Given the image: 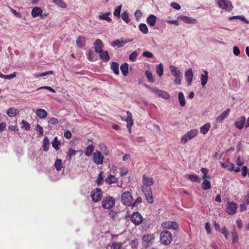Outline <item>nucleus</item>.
<instances>
[{
	"label": "nucleus",
	"instance_id": "obj_21",
	"mask_svg": "<svg viewBox=\"0 0 249 249\" xmlns=\"http://www.w3.org/2000/svg\"><path fill=\"white\" fill-rule=\"evenodd\" d=\"M170 70L172 74L175 77V78L181 77V73L176 67L174 66H170Z\"/></svg>",
	"mask_w": 249,
	"mask_h": 249
},
{
	"label": "nucleus",
	"instance_id": "obj_51",
	"mask_svg": "<svg viewBox=\"0 0 249 249\" xmlns=\"http://www.w3.org/2000/svg\"><path fill=\"white\" fill-rule=\"evenodd\" d=\"M76 153V151L75 150L72 149L71 148H70L67 153V156L69 158V160H71L72 157L74 156L75 155Z\"/></svg>",
	"mask_w": 249,
	"mask_h": 249
},
{
	"label": "nucleus",
	"instance_id": "obj_18",
	"mask_svg": "<svg viewBox=\"0 0 249 249\" xmlns=\"http://www.w3.org/2000/svg\"><path fill=\"white\" fill-rule=\"evenodd\" d=\"M178 18L182 20L184 22L188 24H195L196 23V19L188 17L186 16H180L178 17Z\"/></svg>",
	"mask_w": 249,
	"mask_h": 249
},
{
	"label": "nucleus",
	"instance_id": "obj_13",
	"mask_svg": "<svg viewBox=\"0 0 249 249\" xmlns=\"http://www.w3.org/2000/svg\"><path fill=\"white\" fill-rule=\"evenodd\" d=\"M129 42V41L124 40L123 38L120 39H116L114 40L111 43V46L113 47H117L118 48H121L124 47L125 44Z\"/></svg>",
	"mask_w": 249,
	"mask_h": 249
},
{
	"label": "nucleus",
	"instance_id": "obj_1",
	"mask_svg": "<svg viewBox=\"0 0 249 249\" xmlns=\"http://www.w3.org/2000/svg\"><path fill=\"white\" fill-rule=\"evenodd\" d=\"M160 240L162 244L169 245L173 240L172 235L168 231H163L160 234Z\"/></svg>",
	"mask_w": 249,
	"mask_h": 249
},
{
	"label": "nucleus",
	"instance_id": "obj_15",
	"mask_svg": "<svg viewBox=\"0 0 249 249\" xmlns=\"http://www.w3.org/2000/svg\"><path fill=\"white\" fill-rule=\"evenodd\" d=\"M154 240L153 235L147 234L145 235L142 237V244L145 247H147L150 243H151Z\"/></svg>",
	"mask_w": 249,
	"mask_h": 249
},
{
	"label": "nucleus",
	"instance_id": "obj_56",
	"mask_svg": "<svg viewBox=\"0 0 249 249\" xmlns=\"http://www.w3.org/2000/svg\"><path fill=\"white\" fill-rule=\"evenodd\" d=\"M142 191L144 193V194H146V193H149L152 192V189L151 187L142 186Z\"/></svg>",
	"mask_w": 249,
	"mask_h": 249
},
{
	"label": "nucleus",
	"instance_id": "obj_47",
	"mask_svg": "<svg viewBox=\"0 0 249 249\" xmlns=\"http://www.w3.org/2000/svg\"><path fill=\"white\" fill-rule=\"evenodd\" d=\"M121 18L122 19L125 21L126 23H128L130 21V19L129 18V14L127 12H124L121 14Z\"/></svg>",
	"mask_w": 249,
	"mask_h": 249
},
{
	"label": "nucleus",
	"instance_id": "obj_2",
	"mask_svg": "<svg viewBox=\"0 0 249 249\" xmlns=\"http://www.w3.org/2000/svg\"><path fill=\"white\" fill-rule=\"evenodd\" d=\"M115 203V199L111 196L104 197L102 201V207L106 209L112 208L114 206Z\"/></svg>",
	"mask_w": 249,
	"mask_h": 249
},
{
	"label": "nucleus",
	"instance_id": "obj_38",
	"mask_svg": "<svg viewBox=\"0 0 249 249\" xmlns=\"http://www.w3.org/2000/svg\"><path fill=\"white\" fill-rule=\"evenodd\" d=\"M187 178L193 182L199 183L200 179L196 175H187Z\"/></svg>",
	"mask_w": 249,
	"mask_h": 249
},
{
	"label": "nucleus",
	"instance_id": "obj_41",
	"mask_svg": "<svg viewBox=\"0 0 249 249\" xmlns=\"http://www.w3.org/2000/svg\"><path fill=\"white\" fill-rule=\"evenodd\" d=\"M139 29L144 34H146L148 33V29L146 26V25L144 23H142L139 25Z\"/></svg>",
	"mask_w": 249,
	"mask_h": 249
},
{
	"label": "nucleus",
	"instance_id": "obj_17",
	"mask_svg": "<svg viewBox=\"0 0 249 249\" xmlns=\"http://www.w3.org/2000/svg\"><path fill=\"white\" fill-rule=\"evenodd\" d=\"M77 46L79 48H83L86 43V38L84 36H79L76 40Z\"/></svg>",
	"mask_w": 249,
	"mask_h": 249
},
{
	"label": "nucleus",
	"instance_id": "obj_5",
	"mask_svg": "<svg viewBox=\"0 0 249 249\" xmlns=\"http://www.w3.org/2000/svg\"><path fill=\"white\" fill-rule=\"evenodd\" d=\"M102 195V190L97 188L91 191L90 196L93 202H97L101 199Z\"/></svg>",
	"mask_w": 249,
	"mask_h": 249
},
{
	"label": "nucleus",
	"instance_id": "obj_61",
	"mask_svg": "<svg viewBox=\"0 0 249 249\" xmlns=\"http://www.w3.org/2000/svg\"><path fill=\"white\" fill-rule=\"evenodd\" d=\"M121 8H122V5H120L115 10L114 13H113L114 16L118 17H120Z\"/></svg>",
	"mask_w": 249,
	"mask_h": 249
},
{
	"label": "nucleus",
	"instance_id": "obj_45",
	"mask_svg": "<svg viewBox=\"0 0 249 249\" xmlns=\"http://www.w3.org/2000/svg\"><path fill=\"white\" fill-rule=\"evenodd\" d=\"M110 14L109 12H107L102 15H99V18L100 19L105 20L108 22L111 21V19L108 17V15Z\"/></svg>",
	"mask_w": 249,
	"mask_h": 249
},
{
	"label": "nucleus",
	"instance_id": "obj_16",
	"mask_svg": "<svg viewBox=\"0 0 249 249\" xmlns=\"http://www.w3.org/2000/svg\"><path fill=\"white\" fill-rule=\"evenodd\" d=\"M246 123V118L244 116H242L238 119V120L236 121L235 123V126L236 128L239 129H241L243 128Z\"/></svg>",
	"mask_w": 249,
	"mask_h": 249
},
{
	"label": "nucleus",
	"instance_id": "obj_7",
	"mask_svg": "<svg viewBox=\"0 0 249 249\" xmlns=\"http://www.w3.org/2000/svg\"><path fill=\"white\" fill-rule=\"evenodd\" d=\"M150 89L153 92L157 93L159 97L164 99H168L170 97V94L167 92L160 89L156 87L153 88H150Z\"/></svg>",
	"mask_w": 249,
	"mask_h": 249
},
{
	"label": "nucleus",
	"instance_id": "obj_6",
	"mask_svg": "<svg viewBox=\"0 0 249 249\" xmlns=\"http://www.w3.org/2000/svg\"><path fill=\"white\" fill-rule=\"evenodd\" d=\"M130 220L135 225H139L143 221V217L138 212H136L131 215Z\"/></svg>",
	"mask_w": 249,
	"mask_h": 249
},
{
	"label": "nucleus",
	"instance_id": "obj_59",
	"mask_svg": "<svg viewBox=\"0 0 249 249\" xmlns=\"http://www.w3.org/2000/svg\"><path fill=\"white\" fill-rule=\"evenodd\" d=\"M221 232L224 235L225 238L228 239L229 237V231L225 227H224L222 229Z\"/></svg>",
	"mask_w": 249,
	"mask_h": 249
},
{
	"label": "nucleus",
	"instance_id": "obj_58",
	"mask_svg": "<svg viewBox=\"0 0 249 249\" xmlns=\"http://www.w3.org/2000/svg\"><path fill=\"white\" fill-rule=\"evenodd\" d=\"M120 174L121 177L126 175L128 172V170L125 167H121L119 169Z\"/></svg>",
	"mask_w": 249,
	"mask_h": 249
},
{
	"label": "nucleus",
	"instance_id": "obj_9",
	"mask_svg": "<svg viewBox=\"0 0 249 249\" xmlns=\"http://www.w3.org/2000/svg\"><path fill=\"white\" fill-rule=\"evenodd\" d=\"M104 158V156L99 151H96L93 154V161L97 165L103 164Z\"/></svg>",
	"mask_w": 249,
	"mask_h": 249
},
{
	"label": "nucleus",
	"instance_id": "obj_12",
	"mask_svg": "<svg viewBox=\"0 0 249 249\" xmlns=\"http://www.w3.org/2000/svg\"><path fill=\"white\" fill-rule=\"evenodd\" d=\"M103 47L104 44L103 41L100 39H96L94 43V48L95 53H101L102 51H103Z\"/></svg>",
	"mask_w": 249,
	"mask_h": 249
},
{
	"label": "nucleus",
	"instance_id": "obj_22",
	"mask_svg": "<svg viewBox=\"0 0 249 249\" xmlns=\"http://www.w3.org/2000/svg\"><path fill=\"white\" fill-rule=\"evenodd\" d=\"M127 117L125 120L127 125L126 126H133L134 124V121L133 119L132 114L129 111H126Z\"/></svg>",
	"mask_w": 249,
	"mask_h": 249
},
{
	"label": "nucleus",
	"instance_id": "obj_46",
	"mask_svg": "<svg viewBox=\"0 0 249 249\" xmlns=\"http://www.w3.org/2000/svg\"><path fill=\"white\" fill-rule=\"evenodd\" d=\"M231 234H232V243H235L238 240V235L236 231L235 227H234V228L231 232Z\"/></svg>",
	"mask_w": 249,
	"mask_h": 249
},
{
	"label": "nucleus",
	"instance_id": "obj_23",
	"mask_svg": "<svg viewBox=\"0 0 249 249\" xmlns=\"http://www.w3.org/2000/svg\"><path fill=\"white\" fill-rule=\"evenodd\" d=\"M42 11L40 7H34L31 11V15L33 18L36 17L37 16H38L41 15V14H42Z\"/></svg>",
	"mask_w": 249,
	"mask_h": 249
},
{
	"label": "nucleus",
	"instance_id": "obj_30",
	"mask_svg": "<svg viewBox=\"0 0 249 249\" xmlns=\"http://www.w3.org/2000/svg\"><path fill=\"white\" fill-rule=\"evenodd\" d=\"M210 127L211 125L209 123L205 124L200 127V131L203 134H205L208 132Z\"/></svg>",
	"mask_w": 249,
	"mask_h": 249
},
{
	"label": "nucleus",
	"instance_id": "obj_43",
	"mask_svg": "<svg viewBox=\"0 0 249 249\" xmlns=\"http://www.w3.org/2000/svg\"><path fill=\"white\" fill-rule=\"evenodd\" d=\"M53 147L56 150H58L59 148V145L60 144V142L57 140V137H55L54 140L52 142Z\"/></svg>",
	"mask_w": 249,
	"mask_h": 249
},
{
	"label": "nucleus",
	"instance_id": "obj_35",
	"mask_svg": "<svg viewBox=\"0 0 249 249\" xmlns=\"http://www.w3.org/2000/svg\"><path fill=\"white\" fill-rule=\"evenodd\" d=\"M43 150L45 151H48L50 147L49 140L48 137H45L43 140Z\"/></svg>",
	"mask_w": 249,
	"mask_h": 249
},
{
	"label": "nucleus",
	"instance_id": "obj_19",
	"mask_svg": "<svg viewBox=\"0 0 249 249\" xmlns=\"http://www.w3.org/2000/svg\"><path fill=\"white\" fill-rule=\"evenodd\" d=\"M193 77L192 69H189L185 72V77L188 86H191Z\"/></svg>",
	"mask_w": 249,
	"mask_h": 249
},
{
	"label": "nucleus",
	"instance_id": "obj_53",
	"mask_svg": "<svg viewBox=\"0 0 249 249\" xmlns=\"http://www.w3.org/2000/svg\"><path fill=\"white\" fill-rule=\"evenodd\" d=\"M103 173V171H101L98 176V178L96 180V182L97 183V185L99 186L101 185L103 182V177L102 176Z\"/></svg>",
	"mask_w": 249,
	"mask_h": 249
},
{
	"label": "nucleus",
	"instance_id": "obj_28",
	"mask_svg": "<svg viewBox=\"0 0 249 249\" xmlns=\"http://www.w3.org/2000/svg\"><path fill=\"white\" fill-rule=\"evenodd\" d=\"M204 72L205 74H202L200 77L201 84L203 87H204L208 81V72L206 71Z\"/></svg>",
	"mask_w": 249,
	"mask_h": 249
},
{
	"label": "nucleus",
	"instance_id": "obj_37",
	"mask_svg": "<svg viewBox=\"0 0 249 249\" xmlns=\"http://www.w3.org/2000/svg\"><path fill=\"white\" fill-rule=\"evenodd\" d=\"M156 72L159 77H161L163 73V66L162 63L159 64L156 68Z\"/></svg>",
	"mask_w": 249,
	"mask_h": 249
},
{
	"label": "nucleus",
	"instance_id": "obj_31",
	"mask_svg": "<svg viewBox=\"0 0 249 249\" xmlns=\"http://www.w3.org/2000/svg\"><path fill=\"white\" fill-rule=\"evenodd\" d=\"M204 181L201 184V187L203 190H207L211 188V184L210 181L207 180L206 178L203 179Z\"/></svg>",
	"mask_w": 249,
	"mask_h": 249
},
{
	"label": "nucleus",
	"instance_id": "obj_25",
	"mask_svg": "<svg viewBox=\"0 0 249 249\" xmlns=\"http://www.w3.org/2000/svg\"><path fill=\"white\" fill-rule=\"evenodd\" d=\"M118 178L115 177V176L112 175H110L105 179L106 182L109 184H111L112 183H115L118 181Z\"/></svg>",
	"mask_w": 249,
	"mask_h": 249
},
{
	"label": "nucleus",
	"instance_id": "obj_20",
	"mask_svg": "<svg viewBox=\"0 0 249 249\" xmlns=\"http://www.w3.org/2000/svg\"><path fill=\"white\" fill-rule=\"evenodd\" d=\"M100 58L105 62H107L109 60L110 57L107 51H103L99 53Z\"/></svg>",
	"mask_w": 249,
	"mask_h": 249
},
{
	"label": "nucleus",
	"instance_id": "obj_50",
	"mask_svg": "<svg viewBox=\"0 0 249 249\" xmlns=\"http://www.w3.org/2000/svg\"><path fill=\"white\" fill-rule=\"evenodd\" d=\"M222 167L224 168H227L228 170L232 171L233 170L234 164L232 163H229L227 164L225 163L221 162Z\"/></svg>",
	"mask_w": 249,
	"mask_h": 249
},
{
	"label": "nucleus",
	"instance_id": "obj_10",
	"mask_svg": "<svg viewBox=\"0 0 249 249\" xmlns=\"http://www.w3.org/2000/svg\"><path fill=\"white\" fill-rule=\"evenodd\" d=\"M237 210V205L234 202H230L228 203V206L226 208V212L231 215L235 213Z\"/></svg>",
	"mask_w": 249,
	"mask_h": 249
},
{
	"label": "nucleus",
	"instance_id": "obj_4",
	"mask_svg": "<svg viewBox=\"0 0 249 249\" xmlns=\"http://www.w3.org/2000/svg\"><path fill=\"white\" fill-rule=\"evenodd\" d=\"M133 197L130 192H125L122 194L121 201L126 206H130Z\"/></svg>",
	"mask_w": 249,
	"mask_h": 249
},
{
	"label": "nucleus",
	"instance_id": "obj_44",
	"mask_svg": "<svg viewBox=\"0 0 249 249\" xmlns=\"http://www.w3.org/2000/svg\"><path fill=\"white\" fill-rule=\"evenodd\" d=\"M54 165L57 171H60L63 167L62 160L60 159H56Z\"/></svg>",
	"mask_w": 249,
	"mask_h": 249
},
{
	"label": "nucleus",
	"instance_id": "obj_34",
	"mask_svg": "<svg viewBox=\"0 0 249 249\" xmlns=\"http://www.w3.org/2000/svg\"><path fill=\"white\" fill-rule=\"evenodd\" d=\"M93 149L94 146L92 144L88 145L85 149V155L88 157L90 156L92 154Z\"/></svg>",
	"mask_w": 249,
	"mask_h": 249
},
{
	"label": "nucleus",
	"instance_id": "obj_62",
	"mask_svg": "<svg viewBox=\"0 0 249 249\" xmlns=\"http://www.w3.org/2000/svg\"><path fill=\"white\" fill-rule=\"evenodd\" d=\"M142 55L143 56L148 58H152L154 57L153 53L150 52L145 51L143 53Z\"/></svg>",
	"mask_w": 249,
	"mask_h": 249
},
{
	"label": "nucleus",
	"instance_id": "obj_29",
	"mask_svg": "<svg viewBox=\"0 0 249 249\" xmlns=\"http://www.w3.org/2000/svg\"><path fill=\"white\" fill-rule=\"evenodd\" d=\"M110 68L115 74L118 75L119 74V64L118 63L115 62H112Z\"/></svg>",
	"mask_w": 249,
	"mask_h": 249
},
{
	"label": "nucleus",
	"instance_id": "obj_39",
	"mask_svg": "<svg viewBox=\"0 0 249 249\" xmlns=\"http://www.w3.org/2000/svg\"><path fill=\"white\" fill-rule=\"evenodd\" d=\"M53 71H49L41 73H36L34 74V76L36 78H38L39 77H43L46 76L49 74H53Z\"/></svg>",
	"mask_w": 249,
	"mask_h": 249
},
{
	"label": "nucleus",
	"instance_id": "obj_8",
	"mask_svg": "<svg viewBox=\"0 0 249 249\" xmlns=\"http://www.w3.org/2000/svg\"><path fill=\"white\" fill-rule=\"evenodd\" d=\"M163 228L167 229L177 230L178 228V224L175 221H167L162 223Z\"/></svg>",
	"mask_w": 249,
	"mask_h": 249
},
{
	"label": "nucleus",
	"instance_id": "obj_54",
	"mask_svg": "<svg viewBox=\"0 0 249 249\" xmlns=\"http://www.w3.org/2000/svg\"><path fill=\"white\" fill-rule=\"evenodd\" d=\"M200 171L203 174L202 179H205L209 178L207 176L209 170L207 168L202 167L201 168Z\"/></svg>",
	"mask_w": 249,
	"mask_h": 249
},
{
	"label": "nucleus",
	"instance_id": "obj_26",
	"mask_svg": "<svg viewBox=\"0 0 249 249\" xmlns=\"http://www.w3.org/2000/svg\"><path fill=\"white\" fill-rule=\"evenodd\" d=\"M157 17L154 15H151L147 18V23L151 26H154L156 22Z\"/></svg>",
	"mask_w": 249,
	"mask_h": 249
},
{
	"label": "nucleus",
	"instance_id": "obj_14",
	"mask_svg": "<svg viewBox=\"0 0 249 249\" xmlns=\"http://www.w3.org/2000/svg\"><path fill=\"white\" fill-rule=\"evenodd\" d=\"M142 183L143 186L151 187L154 184V179L153 178H148L145 175H143Z\"/></svg>",
	"mask_w": 249,
	"mask_h": 249
},
{
	"label": "nucleus",
	"instance_id": "obj_48",
	"mask_svg": "<svg viewBox=\"0 0 249 249\" xmlns=\"http://www.w3.org/2000/svg\"><path fill=\"white\" fill-rule=\"evenodd\" d=\"M146 200L147 202L149 203H153L154 202V198L153 197L152 195V192H150L149 193H146V194H144Z\"/></svg>",
	"mask_w": 249,
	"mask_h": 249
},
{
	"label": "nucleus",
	"instance_id": "obj_32",
	"mask_svg": "<svg viewBox=\"0 0 249 249\" xmlns=\"http://www.w3.org/2000/svg\"><path fill=\"white\" fill-rule=\"evenodd\" d=\"M178 101L181 107H184L185 105L186 102L183 92H179L178 93Z\"/></svg>",
	"mask_w": 249,
	"mask_h": 249
},
{
	"label": "nucleus",
	"instance_id": "obj_64",
	"mask_svg": "<svg viewBox=\"0 0 249 249\" xmlns=\"http://www.w3.org/2000/svg\"><path fill=\"white\" fill-rule=\"evenodd\" d=\"M248 174V167L246 166H243L242 168V175L245 177Z\"/></svg>",
	"mask_w": 249,
	"mask_h": 249
},
{
	"label": "nucleus",
	"instance_id": "obj_27",
	"mask_svg": "<svg viewBox=\"0 0 249 249\" xmlns=\"http://www.w3.org/2000/svg\"><path fill=\"white\" fill-rule=\"evenodd\" d=\"M37 116L40 119H43L47 117V113L44 109H37L36 110Z\"/></svg>",
	"mask_w": 249,
	"mask_h": 249
},
{
	"label": "nucleus",
	"instance_id": "obj_52",
	"mask_svg": "<svg viewBox=\"0 0 249 249\" xmlns=\"http://www.w3.org/2000/svg\"><path fill=\"white\" fill-rule=\"evenodd\" d=\"M138 53L136 51L132 52L129 55V60L132 62H135L137 60Z\"/></svg>",
	"mask_w": 249,
	"mask_h": 249
},
{
	"label": "nucleus",
	"instance_id": "obj_49",
	"mask_svg": "<svg viewBox=\"0 0 249 249\" xmlns=\"http://www.w3.org/2000/svg\"><path fill=\"white\" fill-rule=\"evenodd\" d=\"M53 2L58 6L65 8L67 7L66 4L62 0H53Z\"/></svg>",
	"mask_w": 249,
	"mask_h": 249
},
{
	"label": "nucleus",
	"instance_id": "obj_33",
	"mask_svg": "<svg viewBox=\"0 0 249 249\" xmlns=\"http://www.w3.org/2000/svg\"><path fill=\"white\" fill-rule=\"evenodd\" d=\"M18 112L17 109L14 108H10L7 111V114L10 117H13L17 115Z\"/></svg>",
	"mask_w": 249,
	"mask_h": 249
},
{
	"label": "nucleus",
	"instance_id": "obj_36",
	"mask_svg": "<svg viewBox=\"0 0 249 249\" xmlns=\"http://www.w3.org/2000/svg\"><path fill=\"white\" fill-rule=\"evenodd\" d=\"M228 3L226 0H218V5L223 9H226L228 7Z\"/></svg>",
	"mask_w": 249,
	"mask_h": 249
},
{
	"label": "nucleus",
	"instance_id": "obj_42",
	"mask_svg": "<svg viewBox=\"0 0 249 249\" xmlns=\"http://www.w3.org/2000/svg\"><path fill=\"white\" fill-rule=\"evenodd\" d=\"M21 128L24 129L26 130H29L31 128L30 124L24 120H23L21 122Z\"/></svg>",
	"mask_w": 249,
	"mask_h": 249
},
{
	"label": "nucleus",
	"instance_id": "obj_63",
	"mask_svg": "<svg viewBox=\"0 0 249 249\" xmlns=\"http://www.w3.org/2000/svg\"><path fill=\"white\" fill-rule=\"evenodd\" d=\"M117 213L116 212L111 210L109 212L108 215L110 218L114 219L117 215Z\"/></svg>",
	"mask_w": 249,
	"mask_h": 249
},
{
	"label": "nucleus",
	"instance_id": "obj_55",
	"mask_svg": "<svg viewBox=\"0 0 249 249\" xmlns=\"http://www.w3.org/2000/svg\"><path fill=\"white\" fill-rule=\"evenodd\" d=\"M122 244L121 243L113 242L111 246V249H121Z\"/></svg>",
	"mask_w": 249,
	"mask_h": 249
},
{
	"label": "nucleus",
	"instance_id": "obj_57",
	"mask_svg": "<svg viewBox=\"0 0 249 249\" xmlns=\"http://www.w3.org/2000/svg\"><path fill=\"white\" fill-rule=\"evenodd\" d=\"M145 76L148 79L150 82H153L154 81V79L152 76V74L151 72L147 71L145 72Z\"/></svg>",
	"mask_w": 249,
	"mask_h": 249
},
{
	"label": "nucleus",
	"instance_id": "obj_60",
	"mask_svg": "<svg viewBox=\"0 0 249 249\" xmlns=\"http://www.w3.org/2000/svg\"><path fill=\"white\" fill-rule=\"evenodd\" d=\"M36 131H37L38 132L39 135L41 136H43L44 131H43L42 127L41 125H40L39 124H37L36 125Z\"/></svg>",
	"mask_w": 249,
	"mask_h": 249
},
{
	"label": "nucleus",
	"instance_id": "obj_40",
	"mask_svg": "<svg viewBox=\"0 0 249 249\" xmlns=\"http://www.w3.org/2000/svg\"><path fill=\"white\" fill-rule=\"evenodd\" d=\"M88 55V59L90 61H95L96 60V59L95 58V55L93 52L92 50H89L87 53Z\"/></svg>",
	"mask_w": 249,
	"mask_h": 249
},
{
	"label": "nucleus",
	"instance_id": "obj_3",
	"mask_svg": "<svg viewBox=\"0 0 249 249\" xmlns=\"http://www.w3.org/2000/svg\"><path fill=\"white\" fill-rule=\"evenodd\" d=\"M198 131L197 129H192L187 132L185 135H183L181 138V142L183 144H185L189 140H191L195 138L198 134Z\"/></svg>",
	"mask_w": 249,
	"mask_h": 249
},
{
	"label": "nucleus",
	"instance_id": "obj_24",
	"mask_svg": "<svg viewBox=\"0 0 249 249\" xmlns=\"http://www.w3.org/2000/svg\"><path fill=\"white\" fill-rule=\"evenodd\" d=\"M120 70L123 75L126 76L128 73V64L127 63H124L121 65Z\"/></svg>",
	"mask_w": 249,
	"mask_h": 249
},
{
	"label": "nucleus",
	"instance_id": "obj_11",
	"mask_svg": "<svg viewBox=\"0 0 249 249\" xmlns=\"http://www.w3.org/2000/svg\"><path fill=\"white\" fill-rule=\"evenodd\" d=\"M231 110L230 108H227L225 111H223L220 115L217 117L215 121L217 124L222 123L223 121L228 117Z\"/></svg>",
	"mask_w": 249,
	"mask_h": 249
}]
</instances>
